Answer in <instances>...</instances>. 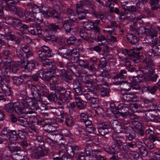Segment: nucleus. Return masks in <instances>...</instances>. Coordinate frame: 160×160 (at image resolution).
Wrapping results in <instances>:
<instances>
[{"label": "nucleus", "mask_w": 160, "mask_h": 160, "mask_svg": "<svg viewBox=\"0 0 160 160\" xmlns=\"http://www.w3.org/2000/svg\"><path fill=\"white\" fill-rule=\"evenodd\" d=\"M38 86L40 88L38 89L32 84H28V88L30 90L31 95L34 96V99L38 101L45 102L42 99V97L46 96L49 92L48 90L43 84L38 82Z\"/></svg>", "instance_id": "obj_1"}, {"label": "nucleus", "mask_w": 160, "mask_h": 160, "mask_svg": "<svg viewBox=\"0 0 160 160\" xmlns=\"http://www.w3.org/2000/svg\"><path fill=\"white\" fill-rule=\"evenodd\" d=\"M38 101L34 99V96L30 98L26 97L25 99H21L20 101L21 104L26 108H29L30 111H27L26 114H31L34 113L35 110L40 111V108L37 103Z\"/></svg>", "instance_id": "obj_2"}, {"label": "nucleus", "mask_w": 160, "mask_h": 160, "mask_svg": "<svg viewBox=\"0 0 160 160\" xmlns=\"http://www.w3.org/2000/svg\"><path fill=\"white\" fill-rule=\"evenodd\" d=\"M143 61L146 63V66L142 70L143 73L145 74H149L151 75L150 76H149L150 80L153 82L156 81L158 76L156 74H152L154 71V68L153 67L154 63L152 59V57L149 55L146 56Z\"/></svg>", "instance_id": "obj_3"}, {"label": "nucleus", "mask_w": 160, "mask_h": 160, "mask_svg": "<svg viewBox=\"0 0 160 160\" xmlns=\"http://www.w3.org/2000/svg\"><path fill=\"white\" fill-rule=\"evenodd\" d=\"M39 60L41 62L42 65L44 66L48 67L51 63L46 61L47 57H51L54 56V54L52 50L48 47L43 45L41 47V50L38 52Z\"/></svg>", "instance_id": "obj_4"}, {"label": "nucleus", "mask_w": 160, "mask_h": 160, "mask_svg": "<svg viewBox=\"0 0 160 160\" xmlns=\"http://www.w3.org/2000/svg\"><path fill=\"white\" fill-rule=\"evenodd\" d=\"M143 48L142 47L139 48H133L129 50L127 49L122 50L121 51V52L122 56H125L127 54L131 57V59H134L133 60H136L137 59L140 58L141 51Z\"/></svg>", "instance_id": "obj_5"}, {"label": "nucleus", "mask_w": 160, "mask_h": 160, "mask_svg": "<svg viewBox=\"0 0 160 160\" xmlns=\"http://www.w3.org/2000/svg\"><path fill=\"white\" fill-rule=\"evenodd\" d=\"M25 16L30 21L32 19L31 18H32L34 21L38 24L41 23L43 21V17H44V15L41 12L33 13L28 12L25 14Z\"/></svg>", "instance_id": "obj_6"}, {"label": "nucleus", "mask_w": 160, "mask_h": 160, "mask_svg": "<svg viewBox=\"0 0 160 160\" xmlns=\"http://www.w3.org/2000/svg\"><path fill=\"white\" fill-rule=\"evenodd\" d=\"M64 90H62L61 91L60 89V92L58 93L59 94V99L63 103H67L69 102V100L71 99V97L70 95V90L69 89L65 88L63 87Z\"/></svg>", "instance_id": "obj_7"}, {"label": "nucleus", "mask_w": 160, "mask_h": 160, "mask_svg": "<svg viewBox=\"0 0 160 160\" xmlns=\"http://www.w3.org/2000/svg\"><path fill=\"white\" fill-rule=\"evenodd\" d=\"M48 153V151L43 148V146L40 145L35 149L32 154V158L35 159H38L41 157L45 156Z\"/></svg>", "instance_id": "obj_8"}, {"label": "nucleus", "mask_w": 160, "mask_h": 160, "mask_svg": "<svg viewBox=\"0 0 160 160\" xmlns=\"http://www.w3.org/2000/svg\"><path fill=\"white\" fill-rule=\"evenodd\" d=\"M97 88H92L91 89L86 88L82 90L83 95L87 100L89 101L95 95H98Z\"/></svg>", "instance_id": "obj_9"}, {"label": "nucleus", "mask_w": 160, "mask_h": 160, "mask_svg": "<svg viewBox=\"0 0 160 160\" xmlns=\"http://www.w3.org/2000/svg\"><path fill=\"white\" fill-rule=\"evenodd\" d=\"M127 76V72L124 69L121 70L120 72L113 78L112 83L115 85H118L122 83V81L119 80L122 79H125Z\"/></svg>", "instance_id": "obj_10"}, {"label": "nucleus", "mask_w": 160, "mask_h": 160, "mask_svg": "<svg viewBox=\"0 0 160 160\" xmlns=\"http://www.w3.org/2000/svg\"><path fill=\"white\" fill-rule=\"evenodd\" d=\"M121 133H125L126 138L130 141L132 140L136 137V132L130 126H124Z\"/></svg>", "instance_id": "obj_11"}, {"label": "nucleus", "mask_w": 160, "mask_h": 160, "mask_svg": "<svg viewBox=\"0 0 160 160\" xmlns=\"http://www.w3.org/2000/svg\"><path fill=\"white\" fill-rule=\"evenodd\" d=\"M49 79L50 84V88L52 90H55L56 93H58L59 92H60V89L61 91H62V90L63 87L58 86V84L56 83L57 80L56 77L53 76H50Z\"/></svg>", "instance_id": "obj_12"}, {"label": "nucleus", "mask_w": 160, "mask_h": 160, "mask_svg": "<svg viewBox=\"0 0 160 160\" xmlns=\"http://www.w3.org/2000/svg\"><path fill=\"white\" fill-rule=\"evenodd\" d=\"M14 1L10 2L9 1H4V6H6V10L11 12L15 14L16 12L17 8H18L15 2H17L18 0H13Z\"/></svg>", "instance_id": "obj_13"}, {"label": "nucleus", "mask_w": 160, "mask_h": 160, "mask_svg": "<svg viewBox=\"0 0 160 160\" xmlns=\"http://www.w3.org/2000/svg\"><path fill=\"white\" fill-rule=\"evenodd\" d=\"M144 77L142 75H138V77L134 76L132 78L133 82L132 83L131 87L133 89L138 90L140 89L138 82H141L143 81Z\"/></svg>", "instance_id": "obj_14"}, {"label": "nucleus", "mask_w": 160, "mask_h": 160, "mask_svg": "<svg viewBox=\"0 0 160 160\" xmlns=\"http://www.w3.org/2000/svg\"><path fill=\"white\" fill-rule=\"evenodd\" d=\"M112 148L113 150L114 151H111L110 150H107L106 149H105V150L110 154H112L113 155L112 156L114 155L115 157V158L116 157L115 155L116 154V152H117V157L118 158L123 159L126 158V155L124 152H118V151L117 150L118 148V147H116L115 145H112Z\"/></svg>", "instance_id": "obj_15"}, {"label": "nucleus", "mask_w": 160, "mask_h": 160, "mask_svg": "<svg viewBox=\"0 0 160 160\" xmlns=\"http://www.w3.org/2000/svg\"><path fill=\"white\" fill-rule=\"evenodd\" d=\"M61 118L59 121L60 122H62L63 121V119L65 118L66 119L65 123L66 125L68 127L72 126L74 124V121L72 118L68 116L67 114L64 113L63 111L60 112V115Z\"/></svg>", "instance_id": "obj_16"}, {"label": "nucleus", "mask_w": 160, "mask_h": 160, "mask_svg": "<svg viewBox=\"0 0 160 160\" xmlns=\"http://www.w3.org/2000/svg\"><path fill=\"white\" fill-rule=\"evenodd\" d=\"M1 85L2 90L4 94L6 96L9 97L10 98H9V99L11 100L12 99V94L11 88L8 86L7 83L5 84L3 81L1 82Z\"/></svg>", "instance_id": "obj_17"}, {"label": "nucleus", "mask_w": 160, "mask_h": 160, "mask_svg": "<svg viewBox=\"0 0 160 160\" xmlns=\"http://www.w3.org/2000/svg\"><path fill=\"white\" fill-rule=\"evenodd\" d=\"M108 124L107 122L102 123L98 125V130L100 134L104 136L108 132Z\"/></svg>", "instance_id": "obj_18"}, {"label": "nucleus", "mask_w": 160, "mask_h": 160, "mask_svg": "<svg viewBox=\"0 0 160 160\" xmlns=\"http://www.w3.org/2000/svg\"><path fill=\"white\" fill-rule=\"evenodd\" d=\"M58 52V55L63 58H68L71 56V50L63 47L59 48Z\"/></svg>", "instance_id": "obj_19"}, {"label": "nucleus", "mask_w": 160, "mask_h": 160, "mask_svg": "<svg viewBox=\"0 0 160 160\" xmlns=\"http://www.w3.org/2000/svg\"><path fill=\"white\" fill-rule=\"evenodd\" d=\"M76 22L77 19L75 18L65 20L63 22V26L66 32H69L71 30V27L72 23Z\"/></svg>", "instance_id": "obj_20"}, {"label": "nucleus", "mask_w": 160, "mask_h": 160, "mask_svg": "<svg viewBox=\"0 0 160 160\" xmlns=\"http://www.w3.org/2000/svg\"><path fill=\"white\" fill-rule=\"evenodd\" d=\"M47 68L48 69V71L46 72L47 74H48L50 73V74H51L50 76H52V74L55 73L57 76L61 78V74H60L59 69L56 68L55 66L52 65V63L48 67H47Z\"/></svg>", "instance_id": "obj_21"}, {"label": "nucleus", "mask_w": 160, "mask_h": 160, "mask_svg": "<svg viewBox=\"0 0 160 160\" xmlns=\"http://www.w3.org/2000/svg\"><path fill=\"white\" fill-rule=\"evenodd\" d=\"M122 98L124 100L131 102H135L138 99L134 93L131 92L122 94Z\"/></svg>", "instance_id": "obj_22"}, {"label": "nucleus", "mask_w": 160, "mask_h": 160, "mask_svg": "<svg viewBox=\"0 0 160 160\" xmlns=\"http://www.w3.org/2000/svg\"><path fill=\"white\" fill-rule=\"evenodd\" d=\"M8 136H7L5 139L7 140L8 143H12L13 141H16L18 139V135L15 130H10L9 131Z\"/></svg>", "instance_id": "obj_23"}, {"label": "nucleus", "mask_w": 160, "mask_h": 160, "mask_svg": "<svg viewBox=\"0 0 160 160\" xmlns=\"http://www.w3.org/2000/svg\"><path fill=\"white\" fill-rule=\"evenodd\" d=\"M22 104L20 102H17L15 103L14 110L15 112L19 115H21L23 113L26 114L27 111L22 107Z\"/></svg>", "instance_id": "obj_24"}, {"label": "nucleus", "mask_w": 160, "mask_h": 160, "mask_svg": "<svg viewBox=\"0 0 160 160\" xmlns=\"http://www.w3.org/2000/svg\"><path fill=\"white\" fill-rule=\"evenodd\" d=\"M85 151L86 153V156L89 157L88 160H96L95 156L93 154L94 150H92L90 145H87L85 148Z\"/></svg>", "instance_id": "obj_25"}, {"label": "nucleus", "mask_w": 160, "mask_h": 160, "mask_svg": "<svg viewBox=\"0 0 160 160\" xmlns=\"http://www.w3.org/2000/svg\"><path fill=\"white\" fill-rule=\"evenodd\" d=\"M111 124L112 128L118 133H121L122 130L124 127V126L120 125L118 121L116 120H112Z\"/></svg>", "instance_id": "obj_26"}, {"label": "nucleus", "mask_w": 160, "mask_h": 160, "mask_svg": "<svg viewBox=\"0 0 160 160\" xmlns=\"http://www.w3.org/2000/svg\"><path fill=\"white\" fill-rule=\"evenodd\" d=\"M73 61H74V62L78 63L80 66L83 67L84 68L88 67L87 64L88 63L87 61L80 58L79 56H78L73 57Z\"/></svg>", "instance_id": "obj_27"}, {"label": "nucleus", "mask_w": 160, "mask_h": 160, "mask_svg": "<svg viewBox=\"0 0 160 160\" xmlns=\"http://www.w3.org/2000/svg\"><path fill=\"white\" fill-rule=\"evenodd\" d=\"M36 63L35 61H30L28 62L26 65H22V68L24 69L27 68L28 71L31 72L35 68Z\"/></svg>", "instance_id": "obj_28"}, {"label": "nucleus", "mask_w": 160, "mask_h": 160, "mask_svg": "<svg viewBox=\"0 0 160 160\" xmlns=\"http://www.w3.org/2000/svg\"><path fill=\"white\" fill-rule=\"evenodd\" d=\"M93 13L97 18H99L103 22H105L106 20V18L104 12L101 11H99L98 12L96 11L94 9L92 10Z\"/></svg>", "instance_id": "obj_29"}, {"label": "nucleus", "mask_w": 160, "mask_h": 160, "mask_svg": "<svg viewBox=\"0 0 160 160\" xmlns=\"http://www.w3.org/2000/svg\"><path fill=\"white\" fill-rule=\"evenodd\" d=\"M3 29L5 35L6 36L9 37L11 40H13L15 39V36L11 34V31L9 27L8 26H4Z\"/></svg>", "instance_id": "obj_30"}, {"label": "nucleus", "mask_w": 160, "mask_h": 160, "mask_svg": "<svg viewBox=\"0 0 160 160\" xmlns=\"http://www.w3.org/2000/svg\"><path fill=\"white\" fill-rule=\"evenodd\" d=\"M127 39L132 44H134L139 41L138 38L134 34L132 33L128 34L127 36Z\"/></svg>", "instance_id": "obj_31"}, {"label": "nucleus", "mask_w": 160, "mask_h": 160, "mask_svg": "<svg viewBox=\"0 0 160 160\" xmlns=\"http://www.w3.org/2000/svg\"><path fill=\"white\" fill-rule=\"evenodd\" d=\"M18 122L19 124L24 127H28L29 126L28 122L26 118L19 116L18 118Z\"/></svg>", "instance_id": "obj_32"}, {"label": "nucleus", "mask_w": 160, "mask_h": 160, "mask_svg": "<svg viewBox=\"0 0 160 160\" xmlns=\"http://www.w3.org/2000/svg\"><path fill=\"white\" fill-rule=\"evenodd\" d=\"M118 56L120 58V60L124 62L126 67H129L131 66V62L128 59L125 57L124 56H122L121 52H119L118 54Z\"/></svg>", "instance_id": "obj_33"}, {"label": "nucleus", "mask_w": 160, "mask_h": 160, "mask_svg": "<svg viewBox=\"0 0 160 160\" xmlns=\"http://www.w3.org/2000/svg\"><path fill=\"white\" fill-rule=\"evenodd\" d=\"M126 14L127 15H128L130 17L128 18H127V20H129L130 21H133L135 19L137 20H139L142 18V16H139V17H136L135 15L134 12H126Z\"/></svg>", "instance_id": "obj_34"}, {"label": "nucleus", "mask_w": 160, "mask_h": 160, "mask_svg": "<svg viewBox=\"0 0 160 160\" xmlns=\"http://www.w3.org/2000/svg\"><path fill=\"white\" fill-rule=\"evenodd\" d=\"M138 148L139 152L142 156L146 157L148 156V151L144 146L141 144H139Z\"/></svg>", "instance_id": "obj_35"}, {"label": "nucleus", "mask_w": 160, "mask_h": 160, "mask_svg": "<svg viewBox=\"0 0 160 160\" xmlns=\"http://www.w3.org/2000/svg\"><path fill=\"white\" fill-rule=\"evenodd\" d=\"M59 28V27L58 25L54 23H51L48 26V29L49 33H55L56 31Z\"/></svg>", "instance_id": "obj_36"}, {"label": "nucleus", "mask_w": 160, "mask_h": 160, "mask_svg": "<svg viewBox=\"0 0 160 160\" xmlns=\"http://www.w3.org/2000/svg\"><path fill=\"white\" fill-rule=\"evenodd\" d=\"M81 38L85 40H88L89 38V33L83 29H80L79 32Z\"/></svg>", "instance_id": "obj_37"}, {"label": "nucleus", "mask_w": 160, "mask_h": 160, "mask_svg": "<svg viewBox=\"0 0 160 160\" xmlns=\"http://www.w3.org/2000/svg\"><path fill=\"white\" fill-rule=\"evenodd\" d=\"M147 126L150 127L148 128L147 129L145 132V134L147 135H149V136L152 135L155 133V129L153 126L151 124H146Z\"/></svg>", "instance_id": "obj_38"}, {"label": "nucleus", "mask_w": 160, "mask_h": 160, "mask_svg": "<svg viewBox=\"0 0 160 160\" xmlns=\"http://www.w3.org/2000/svg\"><path fill=\"white\" fill-rule=\"evenodd\" d=\"M80 2L83 3L88 9L94 10V5L90 1V0H81Z\"/></svg>", "instance_id": "obj_39"}, {"label": "nucleus", "mask_w": 160, "mask_h": 160, "mask_svg": "<svg viewBox=\"0 0 160 160\" xmlns=\"http://www.w3.org/2000/svg\"><path fill=\"white\" fill-rule=\"evenodd\" d=\"M112 137L115 142L118 144V146H120L123 144L122 142L119 138L120 137L117 133H113Z\"/></svg>", "instance_id": "obj_40"}, {"label": "nucleus", "mask_w": 160, "mask_h": 160, "mask_svg": "<svg viewBox=\"0 0 160 160\" xmlns=\"http://www.w3.org/2000/svg\"><path fill=\"white\" fill-rule=\"evenodd\" d=\"M15 103H9L6 104L4 106L5 111L9 113H11L14 111Z\"/></svg>", "instance_id": "obj_41"}, {"label": "nucleus", "mask_w": 160, "mask_h": 160, "mask_svg": "<svg viewBox=\"0 0 160 160\" xmlns=\"http://www.w3.org/2000/svg\"><path fill=\"white\" fill-rule=\"evenodd\" d=\"M152 48V53L155 56L160 55V45H150Z\"/></svg>", "instance_id": "obj_42"}, {"label": "nucleus", "mask_w": 160, "mask_h": 160, "mask_svg": "<svg viewBox=\"0 0 160 160\" xmlns=\"http://www.w3.org/2000/svg\"><path fill=\"white\" fill-rule=\"evenodd\" d=\"M160 0H150L149 3L152 9L156 10L158 8L159 6L158 4Z\"/></svg>", "instance_id": "obj_43"}, {"label": "nucleus", "mask_w": 160, "mask_h": 160, "mask_svg": "<svg viewBox=\"0 0 160 160\" xmlns=\"http://www.w3.org/2000/svg\"><path fill=\"white\" fill-rule=\"evenodd\" d=\"M89 9H85L84 10V12L82 11H79L77 12L78 17L79 19L82 20L85 19L86 17V14L88 13Z\"/></svg>", "instance_id": "obj_44"}, {"label": "nucleus", "mask_w": 160, "mask_h": 160, "mask_svg": "<svg viewBox=\"0 0 160 160\" xmlns=\"http://www.w3.org/2000/svg\"><path fill=\"white\" fill-rule=\"evenodd\" d=\"M83 26L86 29L90 30L94 27V23L92 21L83 22Z\"/></svg>", "instance_id": "obj_45"}, {"label": "nucleus", "mask_w": 160, "mask_h": 160, "mask_svg": "<svg viewBox=\"0 0 160 160\" xmlns=\"http://www.w3.org/2000/svg\"><path fill=\"white\" fill-rule=\"evenodd\" d=\"M7 148L11 151L13 152H18L21 150V148L18 146L14 144H12V143H8Z\"/></svg>", "instance_id": "obj_46"}, {"label": "nucleus", "mask_w": 160, "mask_h": 160, "mask_svg": "<svg viewBox=\"0 0 160 160\" xmlns=\"http://www.w3.org/2000/svg\"><path fill=\"white\" fill-rule=\"evenodd\" d=\"M60 74H61V78L63 79H68L69 80H71L72 79V77L71 76L68 77V75L66 74V70L64 69L59 70Z\"/></svg>", "instance_id": "obj_47"}, {"label": "nucleus", "mask_w": 160, "mask_h": 160, "mask_svg": "<svg viewBox=\"0 0 160 160\" xmlns=\"http://www.w3.org/2000/svg\"><path fill=\"white\" fill-rule=\"evenodd\" d=\"M12 79L13 83L17 85H20L22 82V80L21 79L20 76H13Z\"/></svg>", "instance_id": "obj_48"}, {"label": "nucleus", "mask_w": 160, "mask_h": 160, "mask_svg": "<svg viewBox=\"0 0 160 160\" xmlns=\"http://www.w3.org/2000/svg\"><path fill=\"white\" fill-rule=\"evenodd\" d=\"M100 152V151L98 150H94L93 155L95 156L96 160H106V158L99 154Z\"/></svg>", "instance_id": "obj_49"}, {"label": "nucleus", "mask_w": 160, "mask_h": 160, "mask_svg": "<svg viewBox=\"0 0 160 160\" xmlns=\"http://www.w3.org/2000/svg\"><path fill=\"white\" fill-rule=\"evenodd\" d=\"M146 35L150 37L153 39H156V33L154 30H151L149 29H147Z\"/></svg>", "instance_id": "obj_50"}, {"label": "nucleus", "mask_w": 160, "mask_h": 160, "mask_svg": "<svg viewBox=\"0 0 160 160\" xmlns=\"http://www.w3.org/2000/svg\"><path fill=\"white\" fill-rule=\"evenodd\" d=\"M66 14L69 19L73 18L72 17L75 16V13L74 10L72 9L68 8L66 9Z\"/></svg>", "instance_id": "obj_51"}, {"label": "nucleus", "mask_w": 160, "mask_h": 160, "mask_svg": "<svg viewBox=\"0 0 160 160\" xmlns=\"http://www.w3.org/2000/svg\"><path fill=\"white\" fill-rule=\"evenodd\" d=\"M77 41L76 38L74 36L70 37L67 39L66 42L68 45H74Z\"/></svg>", "instance_id": "obj_52"}, {"label": "nucleus", "mask_w": 160, "mask_h": 160, "mask_svg": "<svg viewBox=\"0 0 160 160\" xmlns=\"http://www.w3.org/2000/svg\"><path fill=\"white\" fill-rule=\"evenodd\" d=\"M43 39L46 42L50 41L52 42H56L57 41L56 37L51 35L47 36L43 38Z\"/></svg>", "instance_id": "obj_53"}, {"label": "nucleus", "mask_w": 160, "mask_h": 160, "mask_svg": "<svg viewBox=\"0 0 160 160\" xmlns=\"http://www.w3.org/2000/svg\"><path fill=\"white\" fill-rule=\"evenodd\" d=\"M59 155H62L61 160H72V158L66 154L63 153L62 151H60L58 152Z\"/></svg>", "instance_id": "obj_54"}, {"label": "nucleus", "mask_w": 160, "mask_h": 160, "mask_svg": "<svg viewBox=\"0 0 160 160\" xmlns=\"http://www.w3.org/2000/svg\"><path fill=\"white\" fill-rule=\"evenodd\" d=\"M123 84L122 85V89L128 91H129L130 90L131 87V85L130 83H128L127 82H124L122 81V83H121V84Z\"/></svg>", "instance_id": "obj_55"}, {"label": "nucleus", "mask_w": 160, "mask_h": 160, "mask_svg": "<svg viewBox=\"0 0 160 160\" xmlns=\"http://www.w3.org/2000/svg\"><path fill=\"white\" fill-rule=\"evenodd\" d=\"M100 90L101 95L102 96H108L109 95V91L108 88H101Z\"/></svg>", "instance_id": "obj_56"}, {"label": "nucleus", "mask_w": 160, "mask_h": 160, "mask_svg": "<svg viewBox=\"0 0 160 160\" xmlns=\"http://www.w3.org/2000/svg\"><path fill=\"white\" fill-rule=\"evenodd\" d=\"M10 130L8 128H4L1 131V134L4 139H5V138H7V136H8Z\"/></svg>", "instance_id": "obj_57"}, {"label": "nucleus", "mask_w": 160, "mask_h": 160, "mask_svg": "<svg viewBox=\"0 0 160 160\" xmlns=\"http://www.w3.org/2000/svg\"><path fill=\"white\" fill-rule=\"evenodd\" d=\"M150 117V120L152 122H157L160 121V118L158 115L152 114Z\"/></svg>", "instance_id": "obj_58"}, {"label": "nucleus", "mask_w": 160, "mask_h": 160, "mask_svg": "<svg viewBox=\"0 0 160 160\" xmlns=\"http://www.w3.org/2000/svg\"><path fill=\"white\" fill-rule=\"evenodd\" d=\"M128 152L129 154L133 157L135 160H137L139 158V155L136 151L130 150Z\"/></svg>", "instance_id": "obj_59"}, {"label": "nucleus", "mask_w": 160, "mask_h": 160, "mask_svg": "<svg viewBox=\"0 0 160 160\" xmlns=\"http://www.w3.org/2000/svg\"><path fill=\"white\" fill-rule=\"evenodd\" d=\"M16 12L15 14H17L20 18L23 17L24 15L25 16V14L26 13L28 12H26L24 13L21 8L18 7L17 8V11Z\"/></svg>", "instance_id": "obj_60"}, {"label": "nucleus", "mask_w": 160, "mask_h": 160, "mask_svg": "<svg viewBox=\"0 0 160 160\" xmlns=\"http://www.w3.org/2000/svg\"><path fill=\"white\" fill-rule=\"evenodd\" d=\"M130 18L128 15H127L126 12H121L120 13L119 18L121 21H123L125 20H127V18Z\"/></svg>", "instance_id": "obj_61"}, {"label": "nucleus", "mask_w": 160, "mask_h": 160, "mask_svg": "<svg viewBox=\"0 0 160 160\" xmlns=\"http://www.w3.org/2000/svg\"><path fill=\"white\" fill-rule=\"evenodd\" d=\"M86 6L84 5L83 3L80 2V3H78L76 4V12H79V10L81 9H83L84 10L86 9Z\"/></svg>", "instance_id": "obj_62"}, {"label": "nucleus", "mask_w": 160, "mask_h": 160, "mask_svg": "<svg viewBox=\"0 0 160 160\" xmlns=\"http://www.w3.org/2000/svg\"><path fill=\"white\" fill-rule=\"evenodd\" d=\"M147 29H145L143 27H141L136 30V34L138 35H143L145 33L146 34Z\"/></svg>", "instance_id": "obj_63"}, {"label": "nucleus", "mask_w": 160, "mask_h": 160, "mask_svg": "<svg viewBox=\"0 0 160 160\" xmlns=\"http://www.w3.org/2000/svg\"><path fill=\"white\" fill-rule=\"evenodd\" d=\"M77 130L79 133V134L81 135V137L87 138L88 136L86 134L85 135H84L85 131L84 129L82 128L81 127H79L77 128Z\"/></svg>", "instance_id": "obj_64"}]
</instances>
